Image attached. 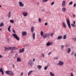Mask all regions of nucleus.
<instances>
[{
	"instance_id": "1",
	"label": "nucleus",
	"mask_w": 76,
	"mask_h": 76,
	"mask_svg": "<svg viewBox=\"0 0 76 76\" xmlns=\"http://www.w3.org/2000/svg\"><path fill=\"white\" fill-rule=\"evenodd\" d=\"M50 34L46 33L43 35V37L44 38H45L47 37V38L49 39V38H50Z\"/></svg>"
},
{
	"instance_id": "2",
	"label": "nucleus",
	"mask_w": 76,
	"mask_h": 76,
	"mask_svg": "<svg viewBox=\"0 0 76 76\" xmlns=\"http://www.w3.org/2000/svg\"><path fill=\"white\" fill-rule=\"evenodd\" d=\"M66 21L69 28L70 29V28H71V26H70V20L68 19H66Z\"/></svg>"
},
{
	"instance_id": "3",
	"label": "nucleus",
	"mask_w": 76,
	"mask_h": 76,
	"mask_svg": "<svg viewBox=\"0 0 76 76\" xmlns=\"http://www.w3.org/2000/svg\"><path fill=\"white\" fill-rule=\"evenodd\" d=\"M6 73L7 74V75H10V76H13V72L10 71H6Z\"/></svg>"
},
{
	"instance_id": "4",
	"label": "nucleus",
	"mask_w": 76,
	"mask_h": 76,
	"mask_svg": "<svg viewBox=\"0 0 76 76\" xmlns=\"http://www.w3.org/2000/svg\"><path fill=\"white\" fill-rule=\"evenodd\" d=\"M12 36L14 37V38H15V39H16L17 40H19V37H18V36L17 34H12Z\"/></svg>"
},
{
	"instance_id": "5",
	"label": "nucleus",
	"mask_w": 76,
	"mask_h": 76,
	"mask_svg": "<svg viewBox=\"0 0 76 76\" xmlns=\"http://www.w3.org/2000/svg\"><path fill=\"white\" fill-rule=\"evenodd\" d=\"M64 64V62L61 61H59L58 63L57 64V65H59V66H63Z\"/></svg>"
},
{
	"instance_id": "6",
	"label": "nucleus",
	"mask_w": 76,
	"mask_h": 76,
	"mask_svg": "<svg viewBox=\"0 0 76 76\" xmlns=\"http://www.w3.org/2000/svg\"><path fill=\"white\" fill-rule=\"evenodd\" d=\"M4 51L6 52V51H9V50H10V47H4Z\"/></svg>"
},
{
	"instance_id": "7",
	"label": "nucleus",
	"mask_w": 76,
	"mask_h": 76,
	"mask_svg": "<svg viewBox=\"0 0 76 76\" xmlns=\"http://www.w3.org/2000/svg\"><path fill=\"white\" fill-rule=\"evenodd\" d=\"M11 50H18V48L17 47H10Z\"/></svg>"
},
{
	"instance_id": "8",
	"label": "nucleus",
	"mask_w": 76,
	"mask_h": 76,
	"mask_svg": "<svg viewBox=\"0 0 76 76\" xmlns=\"http://www.w3.org/2000/svg\"><path fill=\"white\" fill-rule=\"evenodd\" d=\"M18 4L19 5H20V7H23L24 6V4H23V3H22V2H21L20 1H19Z\"/></svg>"
},
{
	"instance_id": "9",
	"label": "nucleus",
	"mask_w": 76,
	"mask_h": 76,
	"mask_svg": "<svg viewBox=\"0 0 76 76\" xmlns=\"http://www.w3.org/2000/svg\"><path fill=\"white\" fill-rule=\"evenodd\" d=\"M46 46L47 47H48V46H50V45H53V43L50 42H48L46 44Z\"/></svg>"
},
{
	"instance_id": "10",
	"label": "nucleus",
	"mask_w": 76,
	"mask_h": 76,
	"mask_svg": "<svg viewBox=\"0 0 76 76\" xmlns=\"http://www.w3.org/2000/svg\"><path fill=\"white\" fill-rule=\"evenodd\" d=\"M20 53H22L24 52V48H22V49H20L19 50Z\"/></svg>"
},
{
	"instance_id": "11",
	"label": "nucleus",
	"mask_w": 76,
	"mask_h": 76,
	"mask_svg": "<svg viewBox=\"0 0 76 76\" xmlns=\"http://www.w3.org/2000/svg\"><path fill=\"white\" fill-rule=\"evenodd\" d=\"M66 1H62V7H64L65 5H66Z\"/></svg>"
},
{
	"instance_id": "12",
	"label": "nucleus",
	"mask_w": 76,
	"mask_h": 76,
	"mask_svg": "<svg viewBox=\"0 0 76 76\" xmlns=\"http://www.w3.org/2000/svg\"><path fill=\"white\" fill-rule=\"evenodd\" d=\"M31 32L32 33H33V32H34V27L32 26L31 27Z\"/></svg>"
},
{
	"instance_id": "13",
	"label": "nucleus",
	"mask_w": 76,
	"mask_h": 76,
	"mask_svg": "<svg viewBox=\"0 0 76 76\" xmlns=\"http://www.w3.org/2000/svg\"><path fill=\"white\" fill-rule=\"evenodd\" d=\"M63 38V36H61V35H60L57 38V39L58 40V39H62Z\"/></svg>"
},
{
	"instance_id": "14",
	"label": "nucleus",
	"mask_w": 76,
	"mask_h": 76,
	"mask_svg": "<svg viewBox=\"0 0 76 76\" xmlns=\"http://www.w3.org/2000/svg\"><path fill=\"white\" fill-rule=\"evenodd\" d=\"M0 72H1V74L2 75H4V72L2 68H1L0 69Z\"/></svg>"
},
{
	"instance_id": "15",
	"label": "nucleus",
	"mask_w": 76,
	"mask_h": 76,
	"mask_svg": "<svg viewBox=\"0 0 76 76\" xmlns=\"http://www.w3.org/2000/svg\"><path fill=\"white\" fill-rule=\"evenodd\" d=\"M23 15L25 17L27 16V15H28L27 14V12H23Z\"/></svg>"
},
{
	"instance_id": "16",
	"label": "nucleus",
	"mask_w": 76,
	"mask_h": 76,
	"mask_svg": "<svg viewBox=\"0 0 76 76\" xmlns=\"http://www.w3.org/2000/svg\"><path fill=\"white\" fill-rule=\"evenodd\" d=\"M17 62H19V61H21V59L19 57H17Z\"/></svg>"
},
{
	"instance_id": "17",
	"label": "nucleus",
	"mask_w": 76,
	"mask_h": 76,
	"mask_svg": "<svg viewBox=\"0 0 76 76\" xmlns=\"http://www.w3.org/2000/svg\"><path fill=\"white\" fill-rule=\"evenodd\" d=\"M26 35V31H23L22 33V36H25Z\"/></svg>"
},
{
	"instance_id": "18",
	"label": "nucleus",
	"mask_w": 76,
	"mask_h": 76,
	"mask_svg": "<svg viewBox=\"0 0 76 76\" xmlns=\"http://www.w3.org/2000/svg\"><path fill=\"white\" fill-rule=\"evenodd\" d=\"M71 52V49L70 48H69L68 49L67 53L68 54L70 53Z\"/></svg>"
},
{
	"instance_id": "19",
	"label": "nucleus",
	"mask_w": 76,
	"mask_h": 76,
	"mask_svg": "<svg viewBox=\"0 0 76 76\" xmlns=\"http://www.w3.org/2000/svg\"><path fill=\"white\" fill-rule=\"evenodd\" d=\"M50 75L51 76H54V73H53L52 72H50Z\"/></svg>"
},
{
	"instance_id": "20",
	"label": "nucleus",
	"mask_w": 76,
	"mask_h": 76,
	"mask_svg": "<svg viewBox=\"0 0 76 76\" xmlns=\"http://www.w3.org/2000/svg\"><path fill=\"white\" fill-rule=\"evenodd\" d=\"M32 37L33 39H35V34L34 33L32 34Z\"/></svg>"
},
{
	"instance_id": "21",
	"label": "nucleus",
	"mask_w": 76,
	"mask_h": 76,
	"mask_svg": "<svg viewBox=\"0 0 76 76\" xmlns=\"http://www.w3.org/2000/svg\"><path fill=\"white\" fill-rule=\"evenodd\" d=\"M63 27L64 28H66V25L65 24V23L63 22Z\"/></svg>"
},
{
	"instance_id": "22",
	"label": "nucleus",
	"mask_w": 76,
	"mask_h": 76,
	"mask_svg": "<svg viewBox=\"0 0 76 76\" xmlns=\"http://www.w3.org/2000/svg\"><path fill=\"white\" fill-rule=\"evenodd\" d=\"M37 67L38 69H39V70H40L42 68V66L41 65H39L37 66Z\"/></svg>"
},
{
	"instance_id": "23",
	"label": "nucleus",
	"mask_w": 76,
	"mask_h": 76,
	"mask_svg": "<svg viewBox=\"0 0 76 76\" xmlns=\"http://www.w3.org/2000/svg\"><path fill=\"white\" fill-rule=\"evenodd\" d=\"M48 66L45 67L44 69V70H47V67H48V66H50V65H49V64L48 63Z\"/></svg>"
},
{
	"instance_id": "24",
	"label": "nucleus",
	"mask_w": 76,
	"mask_h": 76,
	"mask_svg": "<svg viewBox=\"0 0 76 76\" xmlns=\"http://www.w3.org/2000/svg\"><path fill=\"white\" fill-rule=\"evenodd\" d=\"M32 70L29 71L28 73V76H30V75H31V74L32 73Z\"/></svg>"
},
{
	"instance_id": "25",
	"label": "nucleus",
	"mask_w": 76,
	"mask_h": 76,
	"mask_svg": "<svg viewBox=\"0 0 76 76\" xmlns=\"http://www.w3.org/2000/svg\"><path fill=\"white\" fill-rule=\"evenodd\" d=\"M11 16V13L10 12L8 16V18H10Z\"/></svg>"
},
{
	"instance_id": "26",
	"label": "nucleus",
	"mask_w": 76,
	"mask_h": 76,
	"mask_svg": "<svg viewBox=\"0 0 76 76\" xmlns=\"http://www.w3.org/2000/svg\"><path fill=\"white\" fill-rule=\"evenodd\" d=\"M4 26V23H0V27H2Z\"/></svg>"
},
{
	"instance_id": "27",
	"label": "nucleus",
	"mask_w": 76,
	"mask_h": 76,
	"mask_svg": "<svg viewBox=\"0 0 76 76\" xmlns=\"http://www.w3.org/2000/svg\"><path fill=\"white\" fill-rule=\"evenodd\" d=\"M11 27V26L10 25L8 28V30L9 31V32H10V27Z\"/></svg>"
},
{
	"instance_id": "28",
	"label": "nucleus",
	"mask_w": 76,
	"mask_h": 76,
	"mask_svg": "<svg viewBox=\"0 0 76 76\" xmlns=\"http://www.w3.org/2000/svg\"><path fill=\"white\" fill-rule=\"evenodd\" d=\"M66 10V9L65 8H64L62 9V11L63 12H65Z\"/></svg>"
},
{
	"instance_id": "29",
	"label": "nucleus",
	"mask_w": 76,
	"mask_h": 76,
	"mask_svg": "<svg viewBox=\"0 0 76 76\" xmlns=\"http://www.w3.org/2000/svg\"><path fill=\"white\" fill-rule=\"evenodd\" d=\"M66 35H65L63 37V39H66Z\"/></svg>"
},
{
	"instance_id": "30",
	"label": "nucleus",
	"mask_w": 76,
	"mask_h": 76,
	"mask_svg": "<svg viewBox=\"0 0 76 76\" xmlns=\"http://www.w3.org/2000/svg\"><path fill=\"white\" fill-rule=\"evenodd\" d=\"M43 34H44V33L42 31H41L40 32V34L41 36H42V35H43Z\"/></svg>"
},
{
	"instance_id": "31",
	"label": "nucleus",
	"mask_w": 76,
	"mask_h": 76,
	"mask_svg": "<svg viewBox=\"0 0 76 76\" xmlns=\"http://www.w3.org/2000/svg\"><path fill=\"white\" fill-rule=\"evenodd\" d=\"M72 4H73V1H71V2H70L69 3V5H72Z\"/></svg>"
},
{
	"instance_id": "32",
	"label": "nucleus",
	"mask_w": 76,
	"mask_h": 76,
	"mask_svg": "<svg viewBox=\"0 0 76 76\" xmlns=\"http://www.w3.org/2000/svg\"><path fill=\"white\" fill-rule=\"evenodd\" d=\"M47 1H48V0H43L42 1L43 3H45V2Z\"/></svg>"
},
{
	"instance_id": "33",
	"label": "nucleus",
	"mask_w": 76,
	"mask_h": 76,
	"mask_svg": "<svg viewBox=\"0 0 76 76\" xmlns=\"http://www.w3.org/2000/svg\"><path fill=\"white\" fill-rule=\"evenodd\" d=\"M10 21L11 23H14V21H13V20H10Z\"/></svg>"
},
{
	"instance_id": "34",
	"label": "nucleus",
	"mask_w": 76,
	"mask_h": 76,
	"mask_svg": "<svg viewBox=\"0 0 76 76\" xmlns=\"http://www.w3.org/2000/svg\"><path fill=\"white\" fill-rule=\"evenodd\" d=\"M41 19L40 18H39V20H38V22H41Z\"/></svg>"
},
{
	"instance_id": "35",
	"label": "nucleus",
	"mask_w": 76,
	"mask_h": 76,
	"mask_svg": "<svg viewBox=\"0 0 76 76\" xmlns=\"http://www.w3.org/2000/svg\"><path fill=\"white\" fill-rule=\"evenodd\" d=\"M50 35L51 37H53V33H51L50 34Z\"/></svg>"
},
{
	"instance_id": "36",
	"label": "nucleus",
	"mask_w": 76,
	"mask_h": 76,
	"mask_svg": "<svg viewBox=\"0 0 76 76\" xmlns=\"http://www.w3.org/2000/svg\"><path fill=\"white\" fill-rule=\"evenodd\" d=\"M58 58V57H55V58H54V59L55 60H57Z\"/></svg>"
},
{
	"instance_id": "37",
	"label": "nucleus",
	"mask_w": 76,
	"mask_h": 76,
	"mask_svg": "<svg viewBox=\"0 0 76 76\" xmlns=\"http://www.w3.org/2000/svg\"><path fill=\"white\" fill-rule=\"evenodd\" d=\"M71 26H72L73 27H75V24H71Z\"/></svg>"
},
{
	"instance_id": "38",
	"label": "nucleus",
	"mask_w": 76,
	"mask_h": 76,
	"mask_svg": "<svg viewBox=\"0 0 76 76\" xmlns=\"http://www.w3.org/2000/svg\"><path fill=\"white\" fill-rule=\"evenodd\" d=\"M73 72H71V76H73Z\"/></svg>"
},
{
	"instance_id": "39",
	"label": "nucleus",
	"mask_w": 76,
	"mask_h": 76,
	"mask_svg": "<svg viewBox=\"0 0 76 76\" xmlns=\"http://www.w3.org/2000/svg\"><path fill=\"white\" fill-rule=\"evenodd\" d=\"M17 57H18V54H15V58H16Z\"/></svg>"
},
{
	"instance_id": "40",
	"label": "nucleus",
	"mask_w": 76,
	"mask_h": 76,
	"mask_svg": "<svg viewBox=\"0 0 76 76\" xmlns=\"http://www.w3.org/2000/svg\"><path fill=\"white\" fill-rule=\"evenodd\" d=\"M30 65L31 67H32L33 66V64H32V62H31V64H30Z\"/></svg>"
},
{
	"instance_id": "41",
	"label": "nucleus",
	"mask_w": 76,
	"mask_h": 76,
	"mask_svg": "<svg viewBox=\"0 0 76 76\" xmlns=\"http://www.w3.org/2000/svg\"><path fill=\"white\" fill-rule=\"evenodd\" d=\"M63 48H64V45H61V49H63Z\"/></svg>"
},
{
	"instance_id": "42",
	"label": "nucleus",
	"mask_w": 76,
	"mask_h": 76,
	"mask_svg": "<svg viewBox=\"0 0 76 76\" xmlns=\"http://www.w3.org/2000/svg\"><path fill=\"white\" fill-rule=\"evenodd\" d=\"M13 33H14V34H15V33H16V31H15L14 29H13Z\"/></svg>"
},
{
	"instance_id": "43",
	"label": "nucleus",
	"mask_w": 76,
	"mask_h": 76,
	"mask_svg": "<svg viewBox=\"0 0 76 76\" xmlns=\"http://www.w3.org/2000/svg\"><path fill=\"white\" fill-rule=\"evenodd\" d=\"M76 6V4L75 3L73 5V7H75Z\"/></svg>"
},
{
	"instance_id": "44",
	"label": "nucleus",
	"mask_w": 76,
	"mask_h": 76,
	"mask_svg": "<svg viewBox=\"0 0 76 76\" xmlns=\"http://www.w3.org/2000/svg\"><path fill=\"white\" fill-rule=\"evenodd\" d=\"M54 3V2H53L51 3V5H53Z\"/></svg>"
},
{
	"instance_id": "45",
	"label": "nucleus",
	"mask_w": 76,
	"mask_h": 76,
	"mask_svg": "<svg viewBox=\"0 0 76 76\" xmlns=\"http://www.w3.org/2000/svg\"><path fill=\"white\" fill-rule=\"evenodd\" d=\"M45 26H47V25H48V23H45Z\"/></svg>"
},
{
	"instance_id": "46",
	"label": "nucleus",
	"mask_w": 76,
	"mask_h": 76,
	"mask_svg": "<svg viewBox=\"0 0 76 76\" xmlns=\"http://www.w3.org/2000/svg\"><path fill=\"white\" fill-rule=\"evenodd\" d=\"M74 53H75V52H72L71 53V55L72 56V55H73V54H74Z\"/></svg>"
},
{
	"instance_id": "47",
	"label": "nucleus",
	"mask_w": 76,
	"mask_h": 76,
	"mask_svg": "<svg viewBox=\"0 0 76 76\" xmlns=\"http://www.w3.org/2000/svg\"><path fill=\"white\" fill-rule=\"evenodd\" d=\"M23 72H22L21 73L20 75L21 76H22V75H23Z\"/></svg>"
},
{
	"instance_id": "48",
	"label": "nucleus",
	"mask_w": 76,
	"mask_h": 76,
	"mask_svg": "<svg viewBox=\"0 0 76 76\" xmlns=\"http://www.w3.org/2000/svg\"><path fill=\"white\" fill-rule=\"evenodd\" d=\"M73 16L74 18H75L76 17V15H75V14L73 15Z\"/></svg>"
},
{
	"instance_id": "49",
	"label": "nucleus",
	"mask_w": 76,
	"mask_h": 76,
	"mask_svg": "<svg viewBox=\"0 0 76 76\" xmlns=\"http://www.w3.org/2000/svg\"><path fill=\"white\" fill-rule=\"evenodd\" d=\"M73 39H74L75 41H76V38H74Z\"/></svg>"
},
{
	"instance_id": "50",
	"label": "nucleus",
	"mask_w": 76,
	"mask_h": 76,
	"mask_svg": "<svg viewBox=\"0 0 76 76\" xmlns=\"http://www.w3.org/2000/svg\"><path fill=\"white\" fill-rule=\"evenodd\" d=\"M11 53H12V54H13V50H11Z\"/></svg>"
},
{
	"instance_id": "51",
	"label": "nucleus",
	"mask_w": 76,
	"mask_h": 76,
	"mask_svg": "<svg viewBox=\"0 0 76 76\" xmlns=\"http://www.w3.org/2000/svg\"><path fill=\"white\" fill-rule=\"evenodd\" d=\"M42 57H44V54L42 53Z\"/></svg>"
},
{
	"instance_id": "52",
	"label": "nucleus",
	"mask_w": 76,
	"mask_h": 76,
	"mask_svg": "<svg viewBox=\"0 0 76 76\" xmlns=\"http://www.w3.org/2000/svg\"><path fill=\"white\" fill-rule=\"evenodd\" d=\"M3 57V56H1V55H0V58H2Z\"/></svg>"
},
{
	"instance_id": "53",
	"label": "nucleus",
	"mask_w": 76,
	"mask_h": 76,
	"mask_svg": "<svg viewBox=\"0 0 76 76\" xmlns=\"http://www.w3.org/2000/svg\"><path fill=\"white\" fill-rule=\"evenodd\" d=\"M10 41V40H9V39H7V42H9Z\"/></svg>"
},
{
	"instance_id": "54",
	"label": "nucleus",
	"mask_w": 76,
	"mask_h": 76,
	"mask_svg": "<svg viewBox=\"0 0 76 76\" xmlns=\"http://www.w3.org/2000/svg\"><path fill=\"white\" fill-rule=\"evenodd\" d=\"M51 52H50L49 53H48V55H49H49H50V54H51Z\"/></svg>"
},
{
	"instance_id": "55",
	"label": "nucleus",
	"mask_w": 76,
	"mask_h": 76,
	"mask_svg": "<svg viewBox=\"0 0 76 76\" xmlns=\"http://www.w3.org/2000/svg\"><path fill=\"white\" fill-rule=\"evenodd\" d=\"M72 71L73 72H75V70L74 69Z\"/></svg>"
},
{
	"instance_id": "56",
	"label": "nucleus",
	"mask_w": 76,
	"mask_h": 76,
	"mask_svg": "<svg viewBox=\"0 0 76 76\" xmlns=\"http://www.w3.org/2000/svg\"><path fill=\"white\" fill-rule=\"evenodd\" d=\"M42 12H44V11H45V10H44V9H42Z\"/></svg>"
},
{
	"instance_id": "57",
	"label": "nucleus",
	"mask_w": 76,
	"mask_h": 76,
	"mask_svg": "<svg viewBox=\"0 0 76 76\" xmlns=\"http://www.w3.org/2000/svg\"><path fill=\"white\" fill-rule=\"evenodd\" d=\"M35 58L33 59V61H35Z\"/></svg>"
},
{
	"instance_id": "58",
	"label": "nucleus",
	"mask_w": 76,
	"mask_h": 76,
	"mask_svg": "<svg viewBox=\"0 0 76 76\" xmlns=\"http://www.w3.org/2000/svg\"><path fill=\"white\" fill-rule=\"evenodd\" d=\"M73 24L74 25H75V21H73Z\"/></svg>"
},
{
	"instance_id": "59",
	"label": "nucleus",
	"mask_w": 76,
	"mask_h": 76,
	"mask_svg": "<svg viewBox=\"0 0 76 76\" xmlns=\"http://www.w3.org/2000/svg\"><path fill=\"white\" fill-rule=\"evenodd\" d=\"M13 67H15V65H13L12 66Z\"/></svg>"
},
{
	"instance_id": "60",
	"label": "nucleus",
	"mask_w": 76,
	"mask_h": 76,
	"mask_svg": "<svg viewBox=\"0 0 76 76\" xmlns=\"http://www.w3.org/2000/svg\"><path fill=\"white\" fill-rule=\"evenodd\" d=\"M74 56H75V57H76V53H75V54H74Z\"/></svg>"
},
{
	"instance_id": "61",
	"label": "nucleus",
	"mask_w": 76,
	"mask_h": 76,
	"mask_svg": "<svg viewBox=\"0 0 76 76\" xmlns=\"http://www.w3.org/2000/svg\"><path fill=\"white\" fill-rule=\"evenodd\" d=\"M73 69H71V70H72V71H73Z\"/></svg>"
},
{
	"instance_id": "62",
	"label": "nucleus",
	"mask_w": 76,
	"mask_h": 76,
	"mask_svg": "<svg viewBox=\"0 0 76 76\" xmlns=\"http://www.w3.org/2000/svg\"><path fill=\"white\" fill-rule=\"evenodd\" d=\"M0 7H1V5H0Z\"/></svg>"
},
{
	"instance_id": "63",
	"label": "nucleus",
	"mask_w": 76,
	"mask_h": 76,
	"mask_svg": "<svg viewBox=\"0 0 76 76\" xmlns=\"http://www.w3.org/2000/svg\"><path fill=\"white\" fill-rule=\"evenodd\" d=\"M1 28H0V31H1Z\"/></svg>"
}]
</instances>
